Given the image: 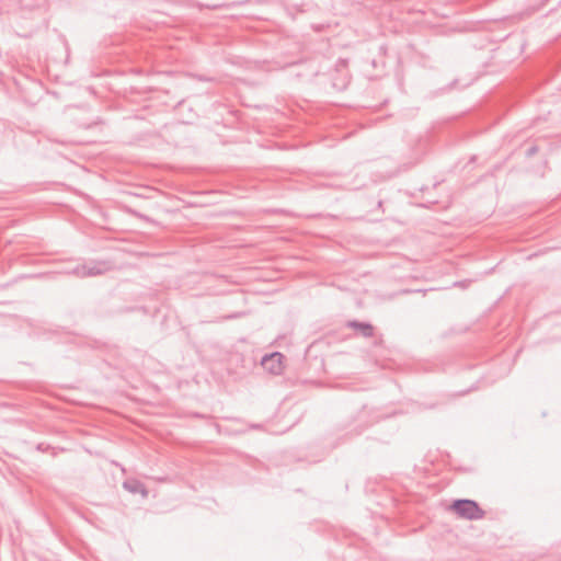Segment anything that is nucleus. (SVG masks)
<instances>
[{
  "instance_id": "ddd939ff",
  "label": "nucleus",
  "mask_w": 561,
  "mask_h": 561,
  "mask_svg": "<svg viewBox=\"0 0 561 561\" xmlns=\"http://www.w3.org/2000/svg\"><path fill=\"white\" fill-rule=\"evenodd\" d=\"M243 316V312H236L229 316H226L225 319H237Z\"/></svg>"
},
{
  "instance_id": "9d476101",
  "label": "nucleus",
  "mask_w": 561,
  "mask_h": 561,
  "mask_svg": "<svg viewBox=\"0 0 561 561\" xmlns=\"http://www.w3.org/2000/svg\"><path fill=\"white\" fill-rule=\"evenodd\" d=\"M538 150H539L538 146L531 145L530 147H528L526 149L525 154L527 158H530V157L535 156L538 152Z\"/></svg>"
},
{
  "instance_id": "dca6fc26",
  "label": "nucleus",
  "mask_w": 561,
  "mask_h": 561,
  "mask_svg": "<svg viewBox=\"0 0 561 561\" xmlns=\"http://www.w3.org/2000/svg\"><path fill=\"white\" fill-rule=\"evenodd\" d=\"M257 3H264L266 0H256Z\"/></svg>"
},
{
  "instance_id": "7ed1b4c3",
  "label": "nucleus",
  "mask_w": 561,
  "mask_h": 561,
  "mask_svg": "<svg viewBox=\"0 0 561 561\" xmlns=\"http://www.w3.org/2000/svg\"><path fill=\"white\" fill-rule=\"evenodd\" d=\"M84 277L102 275L114 268V263L108 260H92L84 263Z\"/></svg>"
},
{
  "instance_id": "f8f14e48",
  "label": "nucleus",
  "mask_w": 561,
  "mask_h": 561,
  "mask_svg": "<svg viewBox=\"0 0 561 561\" xmlns=\"http://www.w3.org/2000/svg\"><path fill=\"white\" fill-rule=\"evenodd\" d=\"M129 213H130L133 216H135V217L141 218V219H148V218H147V216H145V215H142V214H140V213H138V211H136V210H131V209H130V210H129Z\"/></svg>"
},
{
  "instance_id": "39448f33",
  "label": "nucleus",
  "mask_w": 561,
  "mask_h": 561,
  "mask_svg": "<svg viewBox=\"0 0 561 561\" xmlns=\"http://www.w3.org/2000/svg\"><path fill=\"white\" fill-rule=\"evenodd\" d=\"M286 11L294 15V12H304L310 4V0H279Z\"/></svg>"
},
{
  "instance_id": "f257e3e1",
  "label": "nucleus",
  "mask_w": 561,
  "mask_h": 561,
  "mask_svg": "<svg viewBox=\"0 0 561 561\" xmlns=\"http://www.w3.org/2000/svg\"><path fill=\"white\" fill-rule=\"evenodd\" d=\"M450 508L462 518L468 520L481 519L484 516V511L479 506L474 500L457 499L454 500Z\"/></svg>"
},
{
  "instance_id": "9b49d317",
  "label": "nucleus",
  "mask_w": 561,
  "mask_h": 561,
  "mask_svg": "<svg viewBox=\"0 0 561 561\" xmlns=\"http://www.w3.org/2000/svg\"><path fill=\"white\" fill-rule=\"evenodd\" d=\"M36 449L44 453V451H47L48 449H54V448L48 444L39 443V444H37Z\"/></svg>"
},
{
  "instance_id": "6e6552de",
  "label": "nucleus",
  "mask_w": 561,
  "mask_h": 561,
  "mask_svg": "<svg viewBox=\"0 0 561 561\" xmlns=\"http://www.w3.org/2000/svg\"><path fill=\"white\" fill-rule=\"evenodd\" d=\"M368 424H363L362 422H358L355 426H353L348 432L347 435H360L366 428Z\"/></svg>"
},
{
  "instance_id": "423d86ee",
  "label": "nucleus",
  "mask_w": 561,
  "mask_h": 561,
  "mask_svg": "<svg viewBox=\"0 0 561 561\" xmlns=\"http://www.w3.org/2000/svg\"><path fill=\"white\" fill-rule=\"evenodd\" d=\"M123 486L125 490L129 491L133 494H142L146 496L148 494V491L142 482L136 479L126 480L123 483Z\"/></svg>"
},
{
  "instance_id": "2eb2a0df",
  "label": "nucleus",
  "mask_w": 561,
  "mask_h": 561,
  "mask_svg": "<svg viewBox=\"0 0 561 561\" xmlns=\"http://www.w3.org/2000/svg\"><path fill=\"white\" fill-rule=\"evenodd\" d=\"M476 159H477V157H476V156H472V157L470 158V162L476 161Z\"/></svg>"
},
{
  "instance_id": "4468645a",
  "label": "nucleus",
  "mask_w": 561,
  "mask_h": 561,
  "mask_svg": "<svg viewBox=\"0 0 561 561\" xmlns=\"http://www.w3.org/2000/svg\"><path fill=\"white\" fill-rule=\"evenodd\" d=\"M466 284H467V282H466V280L455 282V283H454V286L465 287V286H466Z\"/></svg>"
},
{
  "instance_id": "1a4fd4ad",
  "label": "nucleus",
  "mask_w": 561,
  "mask_h": 561,
  "mask_svg": "<svg viewBox=\"0 0 561 561\" xmlns=\"http://www.w3.org/2000/svg\"><path fill=\"white\" fill-rule=\"evenodd\" d=\"M241 362H242V366L245 368V369H251L252 367L255 366V363L256 360L253 358V357H243V356H239Z\"/></svg>"
},
{
  "instance_id": "f03ea898",
  "label": "nucleus",
  "mask_w": 561,
  "mask_h": 561,
  "mask_svg": "<svg viewBox=\"0 0 561 561\" xmlns=\"http://www.w3.org/2000/svg\"><path fill=\"white\" fill-rule=\"evenodd\" d=\"M284 355L279 352L265 354L261 360V366L272 375H280L284 369L283 365Z\"/></svg>"
},
{
  "instance_id": "20e7f679",
  "label": "nucleus",
  "mask_w": 561,
  "mask_h": 561,
  "mask_svg": "<svg viewBox=\"0 0 561 561\" xmlns=\"http://www.w3.org/2000/svg\"><path fill=\"white\" fill-rule=\"evenodd\" d=\"M346 327L357 331L364 337H371L375 332L373 324L366 321L350 320Z\"/></svg>"
},
{
  "instance_id": "0eeeda50",
  "label": "nucleus",
  "mask_w": 561,
  "mask_h": 561,
  "mask_svg": "<svg viewBox=\"0 0 561 561\" xmlns=\"http://www.w3.org/2000/svg\"><path fill=\"white\" fill-rule=\"evenodd\" d=\"M84 263L83 264H76L73 267L67 270L65 273L71 274L78 277L83 278L84 277Z\"/></svg>"
}]
</instances>
